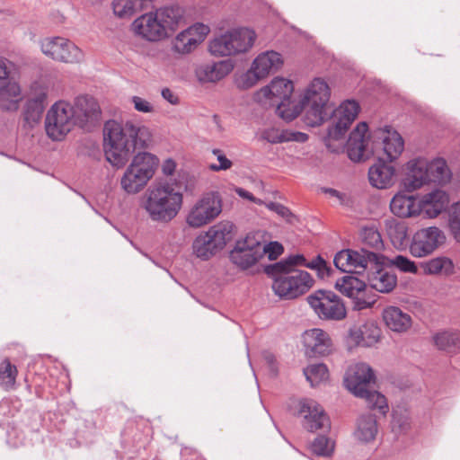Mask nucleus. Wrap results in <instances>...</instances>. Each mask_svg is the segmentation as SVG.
<instances>
[{
  "mask_svg": "<svg viewBox=\"0 0 460 460\" xmlns=\"http://www.w3.org/2000/svg\"><path fill=\"white\" fill-rule=\"evenodd\" d=\"M152 142L150 129L130 120L106 121L103 128V149L106 160L116 168L123 167L136 149L147 148Z\"/></svg>",
  "mask_w": 460,
  "mask_h": 460,
  "instance_id": "f257e3e1",
  "label": "nucleus"
},
{
  "mask_svg": "<svg viewBox=\"0 0 460 460\" xmlns=\"http://www.w3.org/2000/svg\"><path fill=\"white\" fill-rule=\"evenodd\" d=\"M367 125L360 122L350 133L346 150L349 158L353 162H362L370 157L377 149H382L385 158L392 162L398 158L404 148L400 134L389 127L378 128L373 135V140L366 137Z\"/></svg>",
  "mask_w": 460,
  "mask_h": 460,
  "instance_id": "f03ea898",
  "label": "nucleus"
},
{
  "mask_svg": "<svg viewBox=\"0 0 460 460\" xmlns=\"http://www.w3.org/2000/svg\"><path fill=\"white\" fill-rule=\"evenodd\" d=\"M185 22L184 9L168 5L140 15L132 22L131 30L142 40L157 42L170 37Z\"/></svg>",
  "mask_w": 460,
  "mask_h": 460,
  "instance_id": "7ed1b4c3",
  "label": "nucleus"
},
{
  "mask_svg": "<svg viewBox=\"0 0 460 460\" xmlns=\"http://www.w3.org/2000/svg\"><path fill=\"white\" fill-rule=\"evenodd\" d=\"M183 194L167 182L149 186L140 199V208L156 224H168L179 214Z\"/></svg>",
  "mask_w": 460,
  "mask_h": 460,
  "instance_id": "20e7f679",
  "label": "nucleus"
},
{
  "mask_svg": "<svg viewBox=\"0 0 460 460\" xmlns=\"http://www.w3.org/2000/svg\"><path fill=\"white\" fill-rule=\"evenodd\" d=\"M373 369L367 363L359 362L351 365L346 371L345 386L355 396L366 399L367 406L377 409L382 414L388 411L386 398L380 393L371 390L370 385L375 383Z\"/></svg>",
  "mask_w": 460,
  "mask_h": 460,
  "instance_id": "39448f33",
  "label": "nucleus"
},
{
  "mask_svg": "<svg viewBox=\"0 0 460 460\" xmlns=\"http://www.w3.org/2000/svg\"><path fill=\"white\" fill-rule=\"evenodd\" d=\"M330 88L327 83L315 78L305 90L300 101L304 105L305 114L303 120L309 127H316L328 119L331 111Z\"/></svg>",
  "mask_w": 460,
  "mask_h": 460,
  "instance_id": "423d86ee",
  "label": "nucleus"
},
{
  "mask_svg": "<svg viewBox=\"0 0 460 460\" xmlns=\"http://www.w3.org/2000/svg\"><path fill=\"white\" fill-rule=\"evenodd\" d=\"M158 166L155 155L147 152L137 154L120 179V187L128 194L141 191L153 178Z\"/></svg>",
  "mask_w": 460,
  "mask_h": 460,
  "instance_id": "0eeeda50",
  "label": "nucleus"
},
{
  "mask_svg": "<svg viewBox=\"0 0 460 460\" xmlns=\"http://www.w3.org/2000/svg\"><path fill=\"white\" fill-rule=\"evenodd\" d=\"M273 277L272 289L282 299H295L306 293L314 285V279L305 270L290 269L270 270Z\"/></svg>",
  "mask_w": 460,
  "mask_h": 460,
  "instance_id": "6e6552de",
  "label": "nucleus"
},
{
  "mask_svg": "<svg viewBox=\"0 0 460 460\" xmlns=\"http://www.w3.org/2000/svg\"><path fill=\"white\" fill-rule=\"evenodd\" d=\"M385 257L364 248L359 251L343 249L333 259L335 267L342 272L362 274L369 267L385 264Z\"/></svg>",
  "mask_w": 460,
  "mask_h": 460,
  "instance_id": "1a4fd4ad",
  "label": "nucleus"
},
{
  "mask_svg": "<svg viewBox=\"0 0 460 460\" xmlns=\"http://www.w3.org/2000/svg\"><path fill=\"white\" fill-rule=\"evenodd\" d=\"M75 125H77V121L75 119L74 107L67 102H57L46 115V133L53 140H62Z\"/></svg>",
  "mask_w": 460,
  "mask_h": 460,
  "instance_id": "9d476101",
  "label": "nucleus"
},
{
  "mask_svg": "<svg viewBox=\"0 0 460 460\" xmlns=\"http://www.w3.org/2000/svg\"><path fill=\"white\" fill-rule=\"evenodd\" d=\"M222 212V200L218 194L209 192L199 199L189 209L186 223L192 228L202 227Z\"/></svg>",
  "mask_w": 460,
  "mask_h": 460,
  "instance_id": "9b49d317",
  "label": "nucleus"
},
{
  "mask_svg": "<svg viewBox=\"0 0 460 460\" xmlns=\"http://www.w3.org/2000/svg\"><path fill=\"white\" fill-rule=\"evenodd\" d=\"M265 254L262 242L255 234H249L235 242L229 253L230 261L241 270L254 266Z\"/></svg>",
  "mask_w": 460,
  "mask_h": 460,
  "instance_id": "f8f14e48",
  "label": "nucleus"
},
{
  "mask_svg": "<svg viewBox=\"0 0 460 460\" xmlns=\"http://www.w3.org/2000/svg\"><path fill=\"white\" fill-rule=\"evenodd\" d=\"M307 302L321 319L340 321L346 316L343 303L332 291L316 290L307 296Z\"/></svg>",
  "mask_w": 460,
  "mask_h": 460,
  "instance_id": "ddd939ff",
  "label": "nucleus"
},
{
  "mask_svg": "<svg viewBox=\"0 0 460 460\" xmlns=\"http://www.w3.org/2000/svg\"><path fill=\"white\" fill-rule=\"evenodd\" d=\"M446 240V234L439 227L435 226L423 227L413 234L409 251L415 258L428 257L445 244Z\"/></svg>",
  "mask_w": 460,
  "mask_h": 460,
  "instance_id": "4468645a",
  "label": "nucleus"
},
{
  "mask_svg": "<svg viewBox=\"0 0 460 460\" xmlns=\"http://www.w3.org/2000/svg\"><path fill=\"white\" fill-rule=\"evenodd\" d=\"M40 49L45 56L59 62L78 63L84 58L82 50L74 42L62 37L42 40Z\"/></svg>",
  "mask_w": 460,
  "mask_h": 460,
  "instance_id": "2eb2a0df",
  "label": "nucleus"
},
{
  "mask_svg": "<svg viewBox=\"0 0 460 460\" xmlns=\"http://www.w3.org/2000/svg\"><path fill=\"white\" fill-rule=\"evenodd\" d=\"M359 110V104L354 100H346L336 109L331 105L328 119H332V126L328 130L329 137L335 140L341 138L358 117Z\"/></svg>",
  "mask_w": 460,
  "mask_h": 460,
  "instance_id": "dca6fc26",
  "label": "nucleus"
},
{
  "mask_svg": "<svg viewBox=\"0 0 460 460\" xmlns=\"http://www.w3.org/2000/svg\"><path fill=\"white\" fill-rule=\"evenodd\" d=\"M13 64L0 58V107L6 111H16L22 100L20 86L9 80Z\"/></svg>",
  "mask_w": 460,
  "mask_h": 460,
  "instance_id": "f3484780",
  "label": "nucleus"
},
{
  "mask_svg": "<svg viewBox=\"0 0 460 460\" xmlns=\"http://www.w3.org/2000/svg\"><path fill=\"white\" fill-rule=\"evenodd\" d=\"M210 29L200 22L194 23L179 32L172 41V49L180 55L193 52L206 39Z\"/></svg>",
  "mask_w": 460,
  "mask_h": 460,
  "instance_id": "a211bd4d",
  "label": "nucleus"
},
{
  "mask_svg": "<svg viewBox=\"0 0 460 460\" xmlns=\"http://www.w3.org/2000/svg\"><path fill=\"white\" fill-rule=\"evenodd\" d=\"M298 416L302 418V426L310 432L318 429L329 430L331 422L323 407L312 399L301 400L298 403Z\"/></svg>",
  "mask_w": 460,
  "mask_h": 460,
  "instance_id": "6ab92c4d",
  "label": "nucleus"
},
{
  "mask_svg": "<svg viewBox=\"0 0 460 460\" xmlns=\"http://www.w3.org/2000/svg\"><path fill=\"white\" fill-rule=\"evenodd\" d=\"M429 183V161L425 158L410 160L405 166V172L401 181L403 190L412 192Z\"/></svg>",
  "mask_w": 460,
  "mask_h": 460,
  "instance_id": "aec40b11",
  "label": "nucleus"
},
{
  "mask_svg": "<svg viewBox=\"0 0 460 460\" xmlns=\"http://www.w3.org/2000/svg\"><path fill=\"white\" fill-rule=\"evenodd\" d=\"M294 91L293 83L285 78H275L267 86L262 87L256 93V100L260 102L269 101L270 105L289 100Z\"/></svg>",
  "mask_w": 460,
  "mask_h": 460,
  "instance_id": "412c9836",
  "label": "nucleus"
},
{
  "mask_svg": "<svg viewBox=\"0 0 460 460\" xmlns=\"http://www.w3.org/2000/svg\"><path fill=\"white\" fill-rule=\"evenodd\" d=\"M233 68L230 60L203 63L196 67L195 76L200 84H215L224 79Z\"/></svg>",
  "mask_w": 460,
  "mask_h": 460,
  "instance_id": "4be33fe9",
  "label": "nucleus"
},
{
  "mask_svg": "<svg viewBox=\"0 0 460 460\" xmlns=\"http://www.w3.org/2000/svg\"><path fill=\"white\" fill-rule=\"evenodd\" d=\"M303 340L305 354L309 357L324 356L332 350V340L329 334L321 329L306 331Z\"/></svg>",
  "mask_w": 460,
  "mask_h": 460,
  "instance_id": "5701e85b",
  "label": "nucleus"
},
{
  "mask_svg": "<svg viewBox=\"0 0 460 460\" xmlns=\"http://www.w3.org/2000/svg\"><path fill=\"white\" fill-rule=\"evenodd\" d=\"M72 106L74 107L75 119L81 128H84L90 121L96 120L101 113L99 104L92 96H78Z\"/></svg>",
  "mask_w": 460,
  "mask_h": 460,
  "instance_id": "b1692460",
  "label": "nucleus"
},
{
  "mask_svg": "<svg viewBox=\"0 0 460 460\" xmlns=\"http://www.w3.org/2000/svg\"><path fill=\"white\" fill-rule=\"evenodd\" d=\"M380 336V328L372 321L349 329V339L357 346L372 347L378 342Z\"/></svg>",
  "mask_w": 460,
  "mask_h": 460,
  "instance_id": "393cba45",
  "label": "nucleus"
},
{
  "mask_svg": "<svg viewBox=\"0 0 460 460\" xmlns=\"http://www.w3.org/2000/svg\"><path fill=\"white\" fill-rule=\"evenodd\" d=\"M385 326L397 333L406 332L412 325V318L410 314L398 306H387L382 313Z\"/></svg>",
  "mask_w": 460,
  "mask_h": 460,
  "instance_id": "a878e982",
  "label": "nucleus"
},
{
  "mask_svg": "<svg viewBox=\"0 0 460 460\" xmlns=\"http://www.w3.org/2000/svg\"><path fill=\"white\" fill-rule=\"evenodd\" d=\"M419 204L427 217L435 218L447 208L449 197L446 191L437 189L423 195Z\"/></svg>",
  "mask_w": 460,
  "mask_h": 460,
  "instance_id": "bb28decb",
  "label": "nucleus"
},
{
  "mask_svg": "<svg viewBox=\"0 0 460 460\" xmlns=\"http://www.w3.org/2000/svg\"><path fill=\"white\" fill-rule=\"evenodd\" d=\"M370 184L376 189H387L395 181V169L379 159L368 170Z\"/></svg>",
  "mask_w": 460,
  "mask_h": 460,
  "instance_id": "cd10ccee",
  "label": "nucleus"
},
{
  "mask_svg": "<svg viewBox=\"0 0 460 460\" xmlns=\"http://www.w3.org/2000/svg\"><path fill=\"white\" fill-rule=\"evenodd\" d=\"M423 274L439 278H449L456 273V264L447 256L440 255L421 261L420 264Z\"/></svg>",
  "mask_w": 460,
  "mask_h": 460,
  "instance_id": "c85d7f7f",
  "label": "nucleus"
},
{
  "mask_svg": "<svg viewBox=\"0 0 460 460\" xmlns=\"http://www.w3.org/2000/svg\"><path fill=\"white\" fill-rule=\"evenodd\" d=\"M390 209L396 217L407 218L420 215L421 206L415 197L398 192L390 202Z\"/></svg>",
  "mask_w": 460,
  "mask_h": 460,
  "instance_id": "c756f323",
  "label": "nucleus"
},
{
  "mask_svg": "<svg viewBox=\"0 0 460 460\" xmlns=\"http://www.w3.org/2000/svg\"><path fill=\"white\" fill-rule=\"evenodd\" d=\"M283 65L281 55L276 51L270 50L259 54L252 63L256 73L264 79L271 73L278 71Z\"/></svg>",
  "mask_w": 460,
  "mask_h": 460,
  "instance_id": "7c9ffc66",
  "label": "nucleus"
},
{
  "mask_svg": "<svg viewBox=\"0 0 460 460\" xmlns=\"http://www.w3.org/2000/svg\"><path fill=\"white\" fill-rule=\"evenodd\" d=\"M227 32L234 55L248 52L253 47L257 38L255 31L247 27L228 30Z\"/></svg>",
  "mask_w": 460,
  "mask_h": 460,
  "instance_id": "2f4dec72",
  "label": "nucleus"
},
{
  "mask_svg": "<svg viewBox=\"0 0 460 460\" xmlns=\"http://www.w3.org/2000/svg\"><path fill=\"white\" fill-rule=\"evenodd\" d=\"M381 265L369 267L370 270H375L368 274L367 281L369 286L376 291L389 293L395 288L397 278L394 274L381 269Z\"/></svg>",
  "mask_w": 460,
  "mask_h": 460,
  "instance_id": "473e14b6",
  "label": "nucleus"
},
{
  "mask_svg": "<svg viewBox=\"0 0 460 460\" xmlns=\"http://www.w3.org/2000/svg\"><path fill=\"white\" fill-rule=\"evenodd\" d=\"M377 432L378 424L376 416L366 413L358 418L353 436L359 442L369 443L376 438Z\"/></svg>",
  "mask_w": 460,
  "mask_h": 460,
  "instance_id": "72a5a7b5",
  "label": "nucleus"
},
{
  "mask_svg": "<svg viewBox=\"0 0 460 460\" xmlns=\"http://www.w3.org/2000/svg\"><path fill=\"white\" fill-rule=\"evenodd\" d=\"M261 139L270 144H279L289 141L305 142L308 136L305 133L293 130H281L277 128H265L261 132Z\"/></svg>",
  "mask_w": 460,
  "mask_h": 460,
  "instance_id": "f704fd0d",
  "label": "nucleus"
},
{
  "mask_svg": "<svg viewBox=\"0 0 460 460\" xmlns=\"http://www.w3.org/2000/svg\"><path fill=\"white\" fill-rule=\"evenodd\" d=\"M233 230L234 225L231 222L223 221L209 227L205 233L208 234L209 239H211L210 241L214 247H217L218 251H221L225 248L226 243L232 240Z\"/></svg>",
  "mask_w": 460,
  "mask_h": 460,
  "instance_id": "c9c22d12",
  "label": "nucleus"
},
{
  "mask_svg": "<svg viewBox=\"0 0 460 460\" xmlns=\"http://www.w3.org/2000/svg\"><path fill=\"white\" fill-rule=\"evenodd\" d=\"M155 0H113L112 9L114 14L121 19H128L141 12Z\"/></svg>",
  "mask_w": 460,
  "mask_h": 460,
  "instance_id": "e433bc0d",
  "label": "nucleus"
},
{
  "mask_svg": "<svg viewBox=\"0 0 460 460\" xmlns=\"http://www.w3.org/2000/svg\"><path fill=\"white\" fill-rule=\"evenodd\" d=\"M46 93H40L34 98H31L24 110L23 117L24 120L31 127L38 123L42 116L45 108Z\"/></svg>",
  "mask_w": 460,
  "mask_h": 460,
  "instance_id": "4c0bfd02",
  "label": "nucleus"
},
{
  "mask_svg": "<svg viewBox=\"0 0 460 460\" xmlns=\"http://www.w3.org/2000/svg\"><path fill=\"white\" fill-rule=\"evenodd\" d=\"M346 275L336 281V288L343 295L352 297L360 295L365 290L366 283L357 277Z\"/></svg>",
  "mask_w": 460,
  "mask_h": 460,
  "instance_id": "58836bf2",
  "label": "nucleus"
},
{
  "mask_svg": "<svg viewBox=\"0 0 460 460\" xmlns=\"http://www.w3.org/2000/svg\"><path fill=\"white\" fill-rule=\"evenodd\" d=\"M436 346L447 353L460 349V332H442L434 336Z\"/></svg>",
  "mask_w": 460,
  "mask_h": 460,
  "instance_id": "ea45409f",
  "label": "nucleus"
},
{
  "mask_svg": "<svg viewBox=\"0 0 460 460\" xmlns=\"http://www.w3.org/2000/svg\"><path fill=\"white\" fill-rule=\"evenodd\" d=\"M208 51L216 57L234 56L227 31L209 41Z\"/></svg>",
  "mask_w": 460,
  "mask_h": 460,
  "instance_id": "a19ab883",
  "label": "nucleus"
},
{
  "mask_svg": "<svg viewBox=\"0 0 460 460\" xmlns=\"http://www.w3.org/2000/svg\"><path fill=\"white\" fill-rule=\"evenodd\" d=\"M450 177V171L444 159L438 158L429 161V182L446 183Z\"/></svg>",
  "mask_w": 460,
  "mask_h": 460,
  "instance_id": "79ce46f5",
  "label": "nucleus"
},
{
  "mask_svg": "<svg viewBox=\"0 0 460 460\" xmlns=\"http://www.w3.org/2000/svg\"><path fill=\"white\" fill-rule=\"evenodd\" d=\"M206 233L197 236L193 242L192 248L197 257L202 260H208L219 252L214 247L212 242Z\"/></svg>",
  "mask_w": 460,
  "mask_h": 460,
  "instance_id": "37998d69",
  "label": "nucleus"
},
{
  "mask_svg": "<svg viewBox=\"0 0 460 460\" xmlns=\"http://www.w3.org/2000/svg\"><path fill=\"white\" fill-rule=\"evenodd\" d=\"M277 107L276 111L278 115L286 121H291L296 119L302 111L305 112L304 105L301 101L296 102L294 101L287 100L281 101L279 103L275 104Z\"/></svg>",
  "mask_w": 460,
  "mask_h": 460,
  "instance_id": "c03bdc74",
  "label": "nucleus"
},
{
  "mask_svg": "<svg viewBox=\"0 0 460 460\" xmlns=\"http://www.w3.org/2000/svg\"><path fill=\"white\" fill-rule=\"evenodd\" d=\"M304 375L312 386H315L328 379L329 372L324 364H312L304 369Z\"/></svg>",
  "mask_w": 460,
  "mask_h": 460,
  "instance_id": "a18cd8bd",
  "label": "nucleus"
},
{
  "mask_svg": "<svg viewBox=\"0 0 460 460\" xmlns=\"http://www.w3.org/2000/svg\"><path fill=\"white\" fill-rule=\"evenodd\" d=\"M360 238L363 244L379 251L383 248L384 243L380 233L374 226H367L360 230Z\"/></svg>",
  "mask_w": 460,
  "mask_h": 460,
  "instance_id": "49530a36",
  "label": "nucleus"
},
{
  "mask_svg": "<svg viewBox=\"0 0 460 460\" xmlns=\"http://www.w3.org/2000/svg\"><path fill=\"white\" fill-rule=\"evenodd\" d=\"M17 376V369L8 359H4L0 364V385L10 390L13 388Z\"/></svg>",
  "mask_w": 460,
  "mask_h": 460,
  "instance_id": "de8ad7c7",
  "label": "nucleus"
},
{
  "mask_svg": "<svg viewBox=\"0 0 460 460\" xmlns=\"http://www.w3.org/2000/svg\"><path fill=\"white\" fill-rule=\"evenodd\" d=\"M310 449L317 456H330L334 450V442L325 436H319L312 442Z\"/></svg>",
  "mask_w": 460,
  "mask_h": 460,
  "instance_id": "09e8293b",
  "label": "nucleus"
},
{
  "mask_svg": "<svg viewBox=\"0 0 460 460\" xmlns=\"http://www.w3.org/2000/svg\"><path fill=\"white\" fill-rule=\"evenodd\" d=\"M448 229L452 238L460 243V201L452 205L448 217Z\"/></svg>",
  "mask_w": 460,
  "mask_h": 460,
  "instance_id": "8fccbe9b",
  "label": "nucleus"
},
{
  "mask_svg": "<svg viewBox=\"0 0 460 460\" xmlns=\"http://www.w3.org/2000/svg\"><path fill=\"white\" fill-rule=\"evenodd\" d=\"M295 266H305L306 267V260L304 255L296 254L290 255L288 258L282 260L275 264L270 265L266 268V272L270 270H281L295 269Z\"/></svg>",
  "mask_w": 460,
  "mask_h": 460,
  "instance_id": "3c124183",
  "label": "nucleus"
},
{
  "mask_svg": "<svg viewBox=\"0 0 460 460\" xmlns=\"http://www.w3.org/2000/svg\"><path fill=\"white\" fill-rule=\"evenodd\" d=\"M261 79L263 78L251 66L250 69L236 76L235 84L241 90H247L253 87Z\"/></svg>",
  "mask_w": 460,
  "mask_h": 460,
  "instance_id": "603ef678",
  "label": "nucleus"
},
{
  "mask_svg": "<svg viewBox=\"0 0 460 460\" xmlns=\"http://www.w3.org/2000/svg\"><path fill=\"white\" fill-rule=\"evenodd\" d=\"M392 429L396 434L405 432L410 428V418L405 410H394L392 415Z\"/></svg>",
  "mask_w": 460,
  "mask_h": 460,
  "instance_id": "864d4df0",
  "label": "nucleus"
},
{
  "mask_svg": "<svg viewBox=\"0 0 460 460\" xmlns=\"http://www.w3.org/2000/svg\"><path fill=\"white\" fill-rule=\"evenodd\" d=\"M388 263L405 273L417 274L419 271L416 263L403 255H396L388 261Z\"/></svg>",
  "mask_w": 460,
  "mask_h": 460,
  "instance_id": "5fc2aeb1",
  "label": "nucleus"
},
{
  "mask_svg": "<svg viewBox=\"0 0 460 460\" xmlns=\"http://www.w3.org/2000/svg\"><path fill=\"white\" fill-rule=\"evenodd\" d=\"M212 154L217 156L218 164H209V169L213 172H219L230 169L233 163L219 149H213Z\"/></svg>",
  "mask_w": 460,
  "mask_h": 460,
  "instance_id": "6e6d98bb",
  "label": "nucleus"
},
{
  "mask_svg": "<svg viewBox=\"0 0 460 460\" xmlns=\"http://www.w3.org/2000/svg\"><path fill=\"white\" fill-rule=\"evenodd\" d=\"M270 210L275 212L281 217L285 218L287 222L293 223L295 216L292 212L284 205L277 202H269L264 204Z\"/></svg>",
  "mask_w": 460,
  "mask_h": 460,
  "instance_id": "4d7b16f0",
  "label": "nucleus"
},
{
  "mask_svg": "<svg viewBox=\"0 0 460 460\" xmlns=\"http://www.w3.org/2000/svg\"><path fill=\"white\" fill-rule=\"evenodd\" d=\"M262 247L265 250L264 255L270 261L276 260L283 252V246L278 242H270L268 244L262 243Z\"/></svg>",
  "mask_w": 460,
  "mask_h": 460,
  "instance_id": "13d9d810",
  "label": "nucleus"
},
{
  "mask_svg": "<svg viewBox=\"0 0 460 460\" xmlns=\"http://www.w3.org/2000/svg\"><path fill=\"white\" fill-rule=\"evenodd\" d=\"M131 102L136 111L143 113H149L154 111L153 105L146 100L139 97L133 96Z\"/></svg>",
  "mask_w": 460,
  "mask_h": 460,
  "instance_id": "bf43d9fd",
  "label": "nucleus"
},
{
  "mask_svg": "<svg viewBox=\"0 0 460 460\" xmlns=\"http://www.w3.org/2000/svg\"><path fill=\"white\" fill-rule=\"evenodd\" d=\"M351 298L354 299V308L357 310L370 308L376 302L374 298H365L363 292H361L360 295L352 296Z\"/></svg>",
  "mask_w": 460,
  "mask_h": 460,
  "instance_id": "052dcab7",
  "label": "nucleus"
},
{
  "mask_svg": "<svg viewBox=\"0 0 460 460\" xmlns=\"http://www.w3.org/2000/svg\"><path fill=\"white\" fill-rule=\"evenodd\" d=\"M234 191L242 199H248L257 205H264L265 204V202L263 200L255 198L251 192H249L248 190H246L243 188L237 187V188H235Z\"/></svg>",
  "mask_w": 460,
  "mask_h": 460,
  "instance_id": "680f3d73",
  "label": "nucleus"
},
{
  "mask_svg": "<svg viewBox=\"0 0 460 460\" xmlns=\"http://www.w3.org/2000/svg\"><path fill=\"white\" fill-rule=\"evenodd\" d=\"M162 97L171 104H178V96L169 88H164L161 92Z\"/></svg>",
  "mask_w": 460,
  "mask_h": 460,
  "instance_id": "e2e57ef3",
  "label": "nucleus"
},
{
  "mask_svg": "<svg viewBox=\"0 0 460 460\" xmlns=\"http://www.w3.org/2000/svg\"><path fill=\"white\" fill-rule=\"evenodd\" d=\"M323 190L326 194H329L331 197L336 198L340 204L345 203L346 195L344 193L331 188H325Z\"/></svg>",
  "mask_w": 460,
  "mask_h": 460,
  "instance_id": "0e129e2a",
  "label": "nucleus"
},
{
  "mask_svg": "<svg viewBox=\"0 0 460 460\" xmlns=\"http://www.w3.org/2000/svg\"><path fill=\"white\" fill-rule=\"evenodd\" d=\"M174 170H175V163L172 160L168 159V160L164 161V163L163 164V166H162V171H163L164 174H165L167 176L172 175V173L174 172Z\"/></svg>",
  "mask_w": 460,
  "mask_h": 460,
  "instance_id": "69168bd1",
  "label": "nucleus"
},
{
  "mask_svg": "<svg viewBox=\"0 0 460 460\" xmlns=\"http://www.w3.org/2000/svg\"><path fill=\"white\" fill-rule=\"evenodd\" d=\"M317 274L321 279H323L330 275L331 269L327 265L326 261H323V265L316 269Z\"/></svg>",
  "mask_w": 460,
  "mask_h": 460,
  "instance_id": "338daca9",
  "label": "nucleus"
},
{
  "mask_svg": "<svg viewBox=\"0 0 460 460\" xmlns=\"http://www.w3.org/2000/svg\"><path fill=\"white\" fill-rule=\"evenodd\" d=\"M323 259L321 256H317L311 262H306V267L312 270H315L323 265Z\"/></svg>",
  "mask_w": 460,
  "mask_h": 460,
  "instance_id": "774afa93",
  "label": "nucleus"
}]
</instances>
